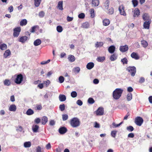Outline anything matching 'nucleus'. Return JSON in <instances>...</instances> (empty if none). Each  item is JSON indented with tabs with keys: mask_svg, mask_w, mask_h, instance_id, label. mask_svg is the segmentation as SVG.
<instances>
[{
	"mask_svg": "<svg viewBox=\"0 0 152 152\" xmlns=\"http://www.w3.org/2000/svg\"><path fill=\"white\" fill-rule=\"evenodd\" d=\"M123 90L120 88L116 89L113 93V97L115 99H118L121 96Z\"/></svg>",
	"mask_w": 152,
	"mask_h": 152,
	"instance_id": "nucleus-1",
	"label": "nucleus"
},
{
	"mask_svg": "<svg viewBox=\"0 0 152 152\" xmlns=\"http://www.w3.org/2000/svg\"><path fill=\"white\" fill-rule=\"evenodd\" d=\"M70 124L73 127L76 128L80 126V122L77 118H74L71 120Z\"/></svg>",
	"mask_w": 152,
	"mask_h": 152,
	"instance_id": "nucleus-2",
	"label": "nucleus"
},
{
	"mask_svg": "<svg viewBox=\"0 0 152 152\" xmlns=\"http://www.w3.org/2000/svg\"><path fill=\"white\" fill-rule=\"evenodd\" d=\"M143 122V120L141 117L138 116L135 119L134 122L138 126H141Z\"/></svg>",
	"mask_w": 152,
	"mask_h": 152,
	"instance_id": "nucleus-3",
	"label": "nucleus"
},
{
	"mask_svg": "<svg viewBox=\"0 0 152 152\" xmlns=\"http://www.w3.org/2000/svg\"><path fill=\"white\" fill-rule=\"evenodd\" d=\"M127 70L130 73L132 76H134L135 75L136 72V68L135 67H129L127 68Z\"/></svg>",
	"mask_w": 152,
	"mask_h": 152,
	"instance_id": "nucleus-4",
	"label": "nucleus"
},
{
	"mask_svg": "<svg viewBox=\"0 0 152 152\" xmlns=\"http://www.w3.org/2000/svg\"><path fill=\"white\" fill-rule=\"evenodd\" d=\"M23 75L21 74L18 75L15 80V82L17 84H20L23 81Z\"/></svg>",
	"mask_w": 152,
	"mask_h": 152,
	"instance_id": "nucleus-5",
	"label": "nucleus"
},
{
	"mask_svg": "<svg viewBox=\"0 0 152 152\" xmlns=\"http://www.w3.org/2000/svg\"><path fill=\"white\" fill-rule=\"evenodd\" d=\"M21 31V28L20 27L15 28L14 29L13 36L15 37H17L20 34Z\"/></svg>",
	"mask_w": 152,
	"mask_h": 152,
	"instance_id": "nucleus-6",
	"label": "nucleus"
},
{
	"mask_svg": "<svg viewBox=\"0 0 152 152\" xmlns=\"http://www.w3.org/2000/svg\"><path fill=\"white\" fill-rule=\"evenodd\" d=\"M142 18L143 20L145 21H151L150 17L148 13H144L142 15Z\"/></svg>",
	"mask_w": 152,
	"mask_h": 152,
	"instance_id": "nucleus-7",
	"label": "nucleus"
},
{
	"mask_svg": "<svg viewBox=\"0 0 152 152\" xmlns=\"http://www.w3.org/2000/svg\"><path fill=\"white\" fill-rule=\"evenodd\" d=\"M104 109L102 107H99L96 111V114L97 115H102L104 114Z\"/></svg>",
	"mask_w": 152,
	"mask_h": 152,
	"instance_id": "nucleus-8",
	"label": "nucleus"
},
{
	"mask_svg": "<svg viewBox=\"0 0 152 152\" xmlns=\"http://www.w3.org/2000/svg\"><path fill=\"white\" fill-rule=\"evenodd\" d=\"M119 10L120 14L124 16H126V14L124 11V7L123 5H121L119 8Z\"/></svg>",
	"mask_w": 152,
	"mask_h": 152,
	"instance_id": "nucleus-9",
	"label": "nucleus"
},
{
	"mask_svg": "<svg viewBox=\"0 0 152 152\" xmlns=\"http://www.w3.org/2000/svg\"><path fill=\"white\" fill-rule=\"evenodd\" d=\"M133 17H137L140 15V12L138 8H136L133 11Z\"/></svg>",
	"mask_w": 152,
	"mask_h": 152,
	"instance_id": "nucleus-10",
	"label": "nucleus"
},
{
	"mask_svg": "<svg viewBox=\"0 0 152 152\" xmlns=\"http://www.w3.org/2000/svg\"><path fill=\"white\" fill-rule=\"evenodd\" d=\"M128 49V47L127 45L121 46L120 47V50L123 52L126 51Z\"/></svg>",
	"mask_w": 152,
	"mask_h": 152,
	"instance_id": "nucleus-11",
	"label": "nucleus"
},
{
	"mask_svg": "<svg viewBox=\"0 0 152 152\" xmlns=\"http://www.w3.org/2000/svg\"><path fill=\"white\" fill-rule=\"evenodd\" d=\"M151 21H145L143 23V27L145 29H148L149 28L150 24Z\"/></svg>",
	"mask_w": 152,
	"mask_h": 152,
	"instance_id": "nucleus-12",
	"label": "nucleus"
},
{
	"mask_svg": "<svg viewBox=\"0 0 152 152\" xmlns=\"http://www.w3.org/2000/svg\"><path fill=\"white\" fill-rule=\"evenodd\" d=\"M67 129L64 127H62L59 129V132L61 134L65 133L67 132Z\"/></svg>",
	"mask_w": 152,
	"mask_h": 152,
	"instance_id": "nucleus-13",
	"label": "nucleus"
},
{
	"mask_svg": "<svg viewBox=\"0 0 152 152\" xmlns=\"http://www.w3.org/2000/svg\"><path fill=\"white\" fill-rule=\"evenodd\" d=\"M59 99L61 102H64L66 100V96L63 94H60L59 96Z\"/></svg>",
	"mask_w": 152,
	"mask_h": 152,
	"instance_id": "nucleus-14",
	"label": "nucleus"
},
{
	"mask_svg": "<svg viewBox=\"0 0 152 152\" xmlns=\"http://www.w3.org/2000/svg\"><path fill=\"white\" fill-rule=\"evenodd\" d=\"M99 0H91V3L93 6L96 7L99 4Z\"/></svg>",
	"mask_w": 152,
	"mask_h": 152,
	"instance_id": "nucleus-15",
	"label": "nucleus"
},
{
	"mask_svg": "<svg viewBox=\"0 0 152 152\" xmlns=\"http://www.w3.org/2000/svg\"><path fill=\"white\" fill-rule=\"evenodd\" d=\"M16 110V107L15 104H12L10 105L9 110L10 111L15 112Z\"/></svg>",
	"mask_w": 152,
	"mask_h": 152,
	"instance_id": "nucleus-16",
	"label": "nucleus"
},
{
	"mask_svg": "<svg viewBox=\"0 0 152 152\" xmlns=\"http://www.w3.org/2000/svg\"><path fill=\"white\" fill-rule=\"evenodd\" d=\"M131 57L135 59H138L139 58V57L137 54L135 52H133L131 55Z\"/></svg>",
	"mask_w": 152,
	"mask_h": 152,
	"instance_id": "nucleus-17",
	"label": "nucleus"
},
{
	"mask_svg": "<svg viewBox=\"0 0 152 152\" xmlns=\"http://www.w3.org/2000/svg\"><path fill=\"white\" fill-rule=\"evenodd\" d=\"M94 66V63L93 62L88 63L86 65V68L88 69H92Z\"/></svg>",
	"mask_w": 152,
	"mask_h": 152,
	"instance_id": "nucleus-18",
	"label": "nucleus"
},
{
	"mask_svg": "<svg viewBox=\"0 0 152 152\" xmlns=\"http://www.w3.org/2000/svg\"><path fill=\"white\" fill-rule=\"evenodd\" d=\"M58 8L61 10H63V1H59L58 4L57 5Z\"/></svg>",
	"mask_w": 152,
	"mask_h": 152,
	"instance_id": "nucleus-19",
	"label": "nucleus"
},
{
	"mask_svg": "<svg viewBox=\"0 0 152 152\" xmlns=\"http://www.w3.org/2000/svg\"><path fill=\"white\" fill-rule=\"evenodd\" d=\"M11 54V52L9 50H6L4 54V57L6 58Z\"/></svg>",
	"mask_w": 152,
	"mask_h": 152,
	"instance_id": "nucleus-20",
	"label": "nucleus"
},
{
	"mask_svg": "<svg viewBox=\"0 0 152 152\" xmlns=\"http://www.w3.org/2000/svg\"><path fill=\"white\" fill-rule=\"evenodd\" d=\"M103 23L104 26H107L109 24L110 21L109 19H105L103 20Z\"/></svg>",
	"mask_w": 152,
	"mask_h": 152,
	"instance_id": "nucleus-21",
	"label": "nucleus"
},
{
	"mask_svg": "<svg viewBox=\"0 0 152 152\" xmlns=\"http://www.w3.org/2000/svg\"><path fill=\"white\" fill-rule=\"evenodd\" d=\"M41 43V41L40 39H38L35 40L34 42V45L35 46L39 45Z\"/></svg>",
	"mask_w": 152,
	"mask_h": 152,
	"instance_id": "nucleus-22",
	"label": "nucleus"
},
{
	"mask_svg": "<svg viewBox=\"0 0 152 152\" xmlns=\"http://www.w3.org/2000/svg\"><path fill=\"white\" fill-rule=\"evenodd\" d=\"M115 48L114 46H110L108 48L109 52L111 53H113L115 50Z\"/></svg>",
	"mask_w": 152,
	"mask_h": 152,
	"instance_id": "nucleus-23",
	"label": "nucleus"
},
{
	"mask_svg": "<svg viewBox=\"0 0 152 152\" xmlns=\"http://www.w3.org/2000/svg\"><path fill=\"white\" fill-rule=\"evenodd\" d=\"M48 119L47 117L46 116H44L42 118V124H45L48 122Z\"/></svg>",
	"mask_w": 152,
	"mask_h": 152,
	"instance_id": "nucleus-24",
	"label": "nucleus"
},
{
	"mask_svg": "<svg viewBox=\"0 0 152 152\" xmlns=\"http://www.w3.org/2000/svg\"><path fill=\"white\" fill-rule=\"evenodd\" d=\"M28 37L26 36L21 37L19 39V41L22 42H24L27 39Z\"/></svg>",
	"mask_w": 152,
	"mask_h": 152,
	"instance_id": "nucleus-25",
	"label": "nucleus"
},
{
	"mask_svg": "<svg viewBox=\"0 0 152 152\" xmlns=\"http://www.w3.org/2000/svg\"><path fill=\"white\" fill-rule=\"evenodd\" d=\"M31 145V143L30 142H26L24 143V146L26 148H29Z\"/></svg>",
	"mask_w": 152,
	"mask_h": 152,
	"instance_id": "nucleus-26",
	"label": "nucleus"
},
{
	"mask_svg": "<svg viewBox=\"0 0 152 152\" xmlns=\"http://www.w3.org/2000/svg\"><path fill=\"white\" fill-rule=\"evenodd\" d=\"M39 128V126L37 125L33 126L32 127V130L34 132H37V130Z\"/></svg>",
	"mask_w": 152,
	"mask_h": 152,
	"instance_id": "nucleus-27",
	"label": "nucleus"
},
{
	"mask_svg": "<svg viewBox=\"0 0 152 152\" xmlns=\"http://www.w3.org/2000/svg\"><path fill=\"white\" fill-rule=\"evenodd\" d=\"M27 20L26 19H23L20 22V25L21 26H25L27 24Z\"/></svg>",
	"mask_w": 152,
	"mask_h": 152,
	"instance_id": "nucleus-28",
	"label": "nucleus"
},
{
	"mask_svg": "<svg viewBox=\"0 0 152 152\" xmlns=\"http://www.w3.org/2000/svg\"><path fill=\"white\" fill-rule=\"evenodd\" d=\"M68 59L71 62H73L75 60V58L74 56L71 55H70L69 56Z\"/></svg>",
	"mask_w": 152,
	"mask_h": 152,
	"instance_id": "nucleus-29",
	"label": "nucleus"
},
{
	"mask_svg": "<svg viewBox=\"0 0 152 152\" xmlns=\"http://www.w3.org/2000/svg\"><path fill=\"white\" fill-rule=\"evenodd\" d=\"M105 59V57L104 56L102 57H98L97 59L96 60L99 62H102Z\"/></svg>",
	"mask_w": 152,
	"mask_h": 152,
	"instance_id": "nucleus-30",
	"label": "nucleus"
},
{
	"mask_svg": "<svg viewBox=\"0 0 152 152\" xmlns=\"http://www.w3.org/2000/svg\"><path fill=\"white\" fill-rule=\"evenodd\" d=\"M34 5L36 7H38L40 4L41 0H34Z\"/></svg>",
	"mask_w": 152,
	"mask_h": 152,
	"instance_id": "nucleus-31",
	"label": "nucleus"
},
{
	"mask_svg": "<svg viewBox=\"0 0 152 152\" xmlns=\"http://www.w3.org/2000/svg\"><path fill=\"white\" fill-rule=\"evenodd\" d=\"M4 85L6 86H9L11 84V82L10 80L6 79L4 81Z\"/></svg>",
	"mask_w": 152,
	"mask_h": 152,
	"instance_id": "nucleus-32",
	"label": "nucleus"
},
{
	"mask_svg": "<svg viewBox=\"0 0 152 152\" xmlns=\"http://www.w3.org/2000/svg\"><path fill=\"white\" fill-rule=\"evenodd\" d=\"M141 44L143 46L144 48H146L148 45L147 42L144 40H143L141 41Z\"/></svg>",
	"mask_w": 152,
	"mask_h": 152,
	"instance_id": "nucleus-33",
	"label": "nucleus"
},
{
	"mask_svg": "<svg viewBox=\"0 0 152 152\" xmlns=\"http://www.w3.org/2000/svg\"><path fill=\"white\" fill-rule=\"evenodd\" d=\"M34 112L33 110L30 109H28L26 112V114L28 115H30L33 114Z\"/></svg>",
	"mask_w": 152,
	"mask_h": 152,
	"instance_id": "nucleus-34",
	"label": "nucleus"
},
{
	"mask_svg": "<svg viewBox=\"0 0 152 152\" xmlns=\"http://www.w3.org/2000/svg\"><path fill=\"white\" fill-rule=\"evenodd\" d=\"M0 48L2 50H5L7 48V45L5 44H2L0 45Z\"/></svg>",
	"mask_w": 152,
	"mask_h": 152,
	"instance_id": "nucleus-35",
	"label": "nucleus"
},
{
	"mask_svg": "<svg viewBox=\"0 0 152 152\" xmlns=\"http://www.w3.org/2000/svg\"><path fill=\"white\" fill-rule=\"evenodd\" d=\"M89 26V24L88 22H85L83 24L82 27L83 28H87Z\"/></svg>",
	"mask_w": 152,
	"mask_h": 152,
	"instance_id": "nucleus-36",
	"label": "nucleus"
},
{
	"mask_svg": "<svg viewBox=\"0 0 152 152\" xmlns=\"http://www.w3.org/2000/svg\"><path fill=\"white\" fill-rule=\"evenodd\" d=\"M103 45V43L102 42H97L95 44V47L96 48H98L99 47H100L102 46Z\"/></svg>",
	"mask_w": 152,
	"mask_h": 152,
	"instance_id": "nucleus-37",
	"label": "nucleus"
},
{
	"mask_svg": "<svg viewBox=\"0 0 152 152\" xmlns=\"http://www.w3.org/2000/svg\"><path fill=\"white\" fill-rule=\"evenodd\" d=\"M127 99L128 101L131 100L132 99V95L131 93H129L127 96Z\"/></svg>",
	"mask_w": 152,
	"mask_h": 152,
	"instance_id": "nucleus-38",
	"label": "nucleus"
},
{
	"mask_svg": "<svg viewBox=\"0 0 152 152\" xmlns=\"http://www.w3.org/2000/svg\"><path fill=\"white\" fill-rule=\"evenodd\" d=\"M71 95L72 97L75 98L77 96V94L76 91H73L71 92Z\"/></svg>",
	"mask_w": 152,
	"mask_h": 152,
	"instance_id": "nucleus-39",
	"label": "nucleus"
},
{
	"mask_svg": "<svg viewBox=\"0 0 152 152\" xmlns=\"http://www.w3.org/2000/svg\"><path fill=\"white\" fill-rule=\"evenodd\" d=\"M109 1L108 0H107L104 3V6L106 9H108L109 5Z\"/></svg>",
	"mask_w": 152,
	"mask_h": 152,
	"instance_id": "nucleus-40",
	"label": "nucleus"
},
{
	"mask_svg": "<svg viewBox=\"0 0 152 152\" xmlns=\"http://www.w3.org/2000/svg\"><path fill=\"white\" fill-rule=\"evenodd\" d=\"M117 58V56L115 54L112 55L110 58V59L112 61H114Z\"/></svg>",
	"mask_w": 152,
	"mask_h": 152,
	"instance_id": "nucleus-41",
	"label": "nucleus"
},
{
	"mask_svg": "<svg viewBox=\"0 0 152 152\" xmlns=\"http://www.w3.org/2000/svg\"><path fill=\"white\" fill-rule=\"evenodd\" d=\"M65 105L64 104L60 105L59 107L61 111H63L65 110Z\"/></svg>",
	"mask_w": 152,
	"mask_h": 152,
	"instance_id": "nucleus-42",
	"label": "nucleus"
},
{
	"mask_svg": "<svg viewBox=\"0 0 152 152\" xmlns=\"http://www.w3.org/2000/svg\"><path fill=\"white\" fill-rule=\"evenodd\" d=\"M88 102L90 104H92L94 102V101L92 98H90L88 99Z\"/></svg>",
	"mask_w": 152,
	"mask_h": 152,
	"instance_id": "nucleus-43",
	"label": "nucleus"
},
{
	"mask_svg": "<svg viewBox=\"0 0 152 152\" xmlns=\"http://www.w3.org/2000/svg\"><path fill=\"white\" fill-rule=\"evenodd\" d=\"M58 80L60 83H63L64 81V77L62 76H60L59 77Z\"/></svg>",
	"mask_w": 152,
	"mask_h": 152,
	"instance_id": "nucleus-44",
	"label": "nucleus"
},
{
	"mask_svg": "<svg viewBox=\"0 0 152 152\" xmlns=\"http://www.w3.org/2000/svg\"><path fill=\"white\" fill-rule=\"evenodd\" d=\"M62 117L63 121H65L68 119V115L67 114H63L62 115Z\"/></svg>",
	"mask_w": 152,
	"mask_h": 152,
	"instance_id": "nucleus-45",
	"label": "nucleus"
},
{
	"mask_svg": "<svg viewBox=\"0 0 152 152\" xmlns=\"http://www.w3.org/2000/svg\"><path fill=\"white\" fill-rule=\"evenodd\" d=\"M114 12L113 9V8H110L108 11V13L109 14H112Z\"/></svg>",
	"mask_w": 152,
	"mask_h": 152,
	"instance_id": "nucleus-46",
	"label": "nucleus"
},
{
	"mask_svg": "<svg viewBox=\"0 0 152 152\" xmlns=\"http://www.w3.org/2000/svg\"><path fill=\"white\" fill-rule=\"evenodd\" d=\"M94 10L93 9H91L90 10V13L91 14V16L93 18L94 16Z\"/></svg>",
	"mask_w": 152,
	"mask_h": 152,
	"instance_id": "nucleus-47",
	"label": "nucleus"
},
{
	"mask_svg": "<svg viewBox=\"0 0 152 152\" xmlns=\"http://www.w3.org/2000/svg\"><path fill=\"white\" fill-rule=\"evenodd\" d=\"M57 30L59 32H62L63 30V28L61 26H58L57 27Z\"/></svg>",
	"mask_w": 152,
	"mask_h": 152,
	"instance_id": "nucleus-48",
	"label": "nucleus"
},
{
	"mask_svg": "<svg viewBox=\"0 0 152 152\" xmlns=\"http://www.w3.org/2000/svg\"><path fill=\"white\" fill-rule=\"evenodd\" d=\"M132 1L134 7H136L137 6L138 1L137 0H132Z\"/></svg>",
	"mask_w": 152,
	"mask_h": 152,
	"instance_id": "nucleus-49",
	"label": "nucleus"
},
{
	"mask_svg": "<svg viewBox=\"0 0 152 152\" xmlns=\"http://www.w3.org/2000/svg\"><path fill=\"white\" fill-rule=\"evenodd\" d=\"M134 129L133 127L131 126H129L127 127V129L131 132L133 131L134 130Z\"/></svg>",
	"mask_w": 152,
	"mask_h": 152,
	"instance_id": "nucleus-50",
	"label": "nucleus"
},
{
	"mask_svg": "<svg viewBox=\"0 0 152 152\" xmlns=\"http://www.w3.org/2000/svg\"><path fill=\"white\" fill-rule=\"evenodd\" d=\"M123 123V122H122L118 124H116L115 123H113L112 124V125L113 126H114L115 127H117L120 126Z\"/></svg>",
	"mask_w": 152,
	"mask_h": 152,
	"instance_id": "nucleus-51",
	"label": "nucleus"
},
{
	"mask_svg": "<svg viewBox=\"0 0 152 152\" xmlns=\"http://www.w3.org/2000/svg\"><path fill=\"white\" fill-rule=\"evenodd\" d=\"M85 16V14L83 13H81L78 16V17L79 18H83Z\"/></svg>",
	"mask_w": 152,
	"mask_h": 152,
	"instance_id": "nucleus-52",
	"label": "nucleus"
},
{
	"mask_svg": "<svg viewBox=\"0 0 152 152\" xmlns=\"http://www.w3.org/2000/svg\"><path fill=\"white\" fill-rule=\"evenodd\" d=\"M74 70L75 72L79 73L80 70V69L79 67H77L74 68Z\"/></svg>",
	"mask_w": 152,
	"mask_h": 152,
	"instance_id": "nucleus-53",
	"label": "nucleus"
},
{
	"mask_svg": "<svg viewBox=\"0 0 152 152\" xmlns=\"http://www.w3.org/2000/svg\"><path fill=\"white\" fill-rule=\"evenodd\" d=\"M121 61L123 62V64H127V60L126 58H124L121 60Z\"/></svg>",
	"mask_w": 152,
	"mask_h": 152,
	"instance_id": "nucleus-54",
	"label": "nucleus"
},
{
	"mask_svg": "<svg viewBox=\"0 0 152 152\" xmlns=\"http://www.w3.org/2000/svg\"><path fill=\"white\" fill-rule=\"evenodd\" d=\"M50 83V81L49 80H47L46 81H45L43 82V84H45L47 87Z\"/></svg>",
	"mask_w": 152,
	"mask_h": 152,
	"instance_id": "nucleus-55",
	"label": "nucleus"
},
{
	"mask_svg": "<svg viewBox=\"0 0 152 152\" xmlns=\"http://www.w3.org/2000/svg\"><path fill=\"white\" fill-rule=\"evenodd\" d=\"M116 131H112L111 132V136L113 137H115L116 134Z\"/></svg>",
	"mask_w": 152,
	"mask_h": 152,
	"instance_id": "nucleus-56",
	"label": "nucleus"
},
{
	"mask_svg": "<svg viewBox=\"0 0 152 152\" xmlns=\"http://www.w3.org/2000/svg\"><path fill=\"white\" fill-rule=\"evenodd\" d=\"M77 104L79 106H81L83 104V102L80 100H78L77 102Z\"/></svg>",
	"mask_w": 152,
	"mask_h": 152,
	"instance_id": "nucleus-57",
	"label": "nucleus"
},
{
	"mask_svg": "<svg viewBox=\"0 0 152 152\" xmlns=\"http://www.w3.org/2000/svg\"><path fill=\"white\" fill-rule=\"evenodd\" d=\"M45 15V13L43 11H41L39 13V16L40 17H43Z\"/></svg>",
	"mask_w": 152,
	"mask_h": 152,
	"instance_id": "nucleus-58",
	"label": "nucleus"
},
{
	"mask_svg": "<svg viewBox=\"0 0 152 152\" xmlns=\"http://www.w3.org/2000/svg\"><path fill=\"white\" fill-rule=\"evenodd\" d=\"M36 152H42L41 148L38 146L36 148Z\"/></svg>",
	"mask_w": 152,
	"mask_h": 152,
	"instance_id": "nucleus-59",
	"label": "nucleus"
},
{
	"mask_svg": "<svg viewBox=\"0 0 152 152\" xmlns=\"http://www.w3.org/2000/svg\"><path fill=\"white\" fill-rule=\"evenodd\" d=\"M145 80V78L143 77H141L140 78V79L139 81V82L140 83H142L144 82Z\"/></svg>",
	"mask_w": 152,
	"mask_h": 152,
	"instance_id": "nucleus-60",
	"label": "nucleus"
},
{
	"mask_svg": "<svg viewBox=\"0 0 152 152\" xmlns=\"http://www.w3.org/2000/svg\"><path fill=\"white\" fill-rule=\"evenodd\" d=\"M37 26H34L32 27L31 29V33H34L35 31V29L37 28Z\"/></svg>",
	"mask_w": 152,
	"mask_h": 152,
	"instance_id": "nucleus-61",
	"label": "nucleus"
},
{
	"mask_svg": "<svg viewBox=\"0 0 152 152\" xmlns=\"http://www.w3.org/2000/svg\"><path fill=\"white\" fill-rule=\"evenodd\" d=\"M95 125L94 127L96 128H99L100 127L99 124L97 122H95Z\"/></svg>",
	"mask_w": 152,
	"mask_h": 152,
	"instance_id": "nucleus-62",
	"label": "nucleus"
},
{
	"mask_svg": "<svg viewBox=\"0 0 152 152\" xmlns=\"http://www.w3.org/2000/svg\"><path fill=\"white\" fill-rule=\"evenodd\" d=\"M8 10L10 12H12L13 10V7L12 6H10L8 8Z\"/></svg>",
	"mask_w": 152,
	"mask_h": 152,
	"instance_id": "nucleus-63",
	"label": "nucleus"
},
{
	"mask_svg": "<svg viewBox=\"0 0 152 152\" xmlns=\"http://www.w3.org/2000/svg\"><path fill=\"white\" fill-rule=\"evenodd\" d=\"M73 19V17H71L68 16L67 18V20L69 22L72 21Z\"/></svg>",
	"mask_w": 152,
	"mask_h": 152,
	"instance_id": "nucleus-64",
	"label": "nucleus"
}]
</instances>
